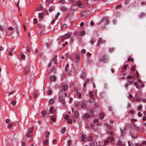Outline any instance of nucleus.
<instances>
[{"label":"nucleus","mask_w":146,"mask_h":146,"mask_svg":"<svg viewBox=\"0 0 146 146\" xmlns=\"http://www.w3.org/2000/svg\"><path fill=\"white\" fill-rule=\"evenodd\" d=\"M54 9L55 7L54 6H51L49 7V10L50 11H51L54 10Z\"/></svg>","instance_id":"obj_20"},{"label":"nucleus","mask_w":146,"mask_h":146,"mask_svg":"<svg viewBox=\"0 0 146 146\" xmlns=\"http://www.w3.org/2000/svg\"><path fill=\"white\" fill-rule=\"evenodd\" d=\"M5 122L7 124L10 123V121L8 119H7L6 120Z\"/></svg>","instance_id":"obj_61"},{"label":"nucleus","mask_w":146,"mask_h":146,"mask_svg":"<svg viewBox=\"0 0 146 146\" xmlns=\"http://www.w3.org/2000/svg\"><path fill=\"white\" fill-rule=\"evenodd\" d=\"M16 100H13L11 102V104L12 105L14 106L16 104Z\"/></svg>","instance_id":"obj_33"},{"label":"nucleus","mask_w":146,"mask_h":146,"mask_svg":"<svg viewBox=\"0 0 146 146\" xmlns=\"http://www.w3.org/2000/svg\"><path fill=\"white\" fill-rule=\"evenodd\" d=\"M121 6H122L121 5V4H120V5H117L115 7H116V9H118V8H121Z\"/></svg>","instance_id":"obj_54"},{"label":"nucleus","mask_w":146,"mask_h":146,"mask_svg":"<svg viewBox=\"0 0 146 146\" xmlns=\"http://www.w3.org/2000/svg\"><path fill=\"white\" fill-rule=\"evenodd\" d=\"M90 25L91 26H94L95 25L94 23L93 22V21H91L90 23Z\"/></svg>","instance_id":"obj_52"},{"label":"nucleus","mask_w":146,"mask_h":146,"mask_svg":"<svg viewBox=\"0 0 146 146\" xmlns=\"http://www.w3.org/2000/svg\"><path fill=\"white\" fill-rule=\"evenodd\" d=\"M12 54V52L10 51V50H9L8 52V54L9 55V56H11V55Z\"/></svg>","instance_id":"obj_60"},{"label":"nucleus","mask_w":146,"mask_h":146,"mask_svg":"<svg viewBox=\"0 0 146 146\" xmlns=\"http://www.w3.org/2000/svg\"><path fill=\"white\" fill-rule=\"evenodd\" d=\"M88 112L91 114L90 116L92 117L94 116V111L92 109H89Z\"/></svg>","instance_id":"obj_11"},{"label":"nucleus","mask_w":146,"mask_h":146,"mask_svg":"<svg viewBox=\"0 0 146 146\" xmlns=\"http://www.w3.org/2000/svg\"><path fill=\"white\" fill-rule=\"evenodd\" d=\"M90 114L86 113L84 114V118L86 119H87L89 118L90 117Z\"/></svg>","instance_id":"obj_16"},{"label":"nucleus","mask_w":146,"mask_h":146,"mask_svg":"<svg viewBox=\"0 0 146 146\" xmlns=\"http://www.w3.org/2000/svg\"><path fill=\"white\" fill-rule=\"evenodd\" d=\"M127 66L126 65L123 66L122 67V71H125L126 70Z\"/></svg>","instance_id":"obj_29"},{"label":"nucleus","mask_w":146,"mask_h":146,"mask_svg":"<svg viewBox=\"0 0 146 146\" xmlns=\"http://www.w3.org/2000/svg\"><path fill=\"white\" fill-rule=\"evenodd\" d=\"M16 31L17 33V34L18 35V36H19V31L18 30V27L17 26H16Z\"/></svg>","instance_id":"obj_48"},{"label":"nucleus","mask_w":146,"mask_h":146,"mask_svg":"<svg viewBox=\"0 0 146 146\" xmlns=\"http://www.w3.org/2000/svg\"><path fill=\"white\" fill-rule=\"evenodd\" d=\"M68 123H71L72 122V120L71 119H69L68 120Z\"/></svg>","instance_id":"obj_64"},{"label":"nucleus","mask_w":146,"mask_h":146,"mask_svg":"<svg viewBox=\"0 0 146 146\" xmlns=\"http://www.w3.org/2000/svg\"><path fill=\"white\" fill-rule=\"evenodd\" d=\"M96 93L95 92L90 91V92L89 95L91 97H93L95 96H96Z\"/></svg>","instance_id":"obj_8"},{"label":"nucleus","mask_w":146,"mask_h":146,"mask_svg":"<svg viewBox=\"0 0 146 146\" xmlns=\"http://www.w3.org/2000/svg\"><path fill=\"white\" fill-rule=\"evenodd\" d=\"M105 125H106V127L108 129H110L111 128V127L110 125H108L107 124H106Z\"/></svg>","instance_id":"obj_42"},{"label":"nucleus","mask_w":146,"mask_h":146,"mask_svg":"<svg viewBox=\"0 0 146 146\" xmlns=\"http://www.w3.org/2000/svg\"><path fill=\"white\" fill-rule=\"evenodd\" d=\"M76 95L79 98H80L81 97V94L80 92H77L76 93Z\"/></svg>","instance_id":"obj_36"},{"label":"nucleus","mask_w":146,"mask_h":146,"mask_svg":"<svg viewBox=\"0 0 146 146\" xmlns=\"http://www.w3.org/2000/svg\"><path fill=\"white\" fill-rule=\"evenodd\" d=\"M49 131H46L45 132V137L46 138H47L48 137V135H49Z\"/></svg>","instance_id":"obj_39"},{"label":"nucleus","mask_w":146,"mask_h":146,"mask_svg":"<svg viewBox=\"0 0 146 146\" xmlns=\"http://www.w3.org/2000/svg\"><path fill=\"white\" fill-rule=\"evenodd\" d=\"M43 16V14L42 13H39V17L41 19L42 18Z\"/></svg>","instance_id":"obj_51"},{"label":"nucleus","mask_w":146,"mask_h":146,"mask_svg":"<svg viewBox=\"0 0 146 146\" xmlns=\"http://www.w3.org/2000/svg\"><path fill=\"white\" fill-rule=\"evenodd\" d=\"M43 144L45 145H47L48 144L47 140H45L43 142Z\"/></svg>","instance_id":"obj_53"},{"label":"nucleus","mask_w":146,"mask_h":146,"mask_svg":"<svg viewBox=\"0 0 146 146\" xmlns=\"http://www.w3.org/2000/svg\"><path fill=\"white\" fill-rule=\"evenodd\" d=\"M102 60L104 63L107 62L108 61V59L106 58V56L105 55L103 56Z\"/></svg>","instance_id":"obj_10"},{"label":"nucleus","mask_w":146,"mask_h":146,"mask_svg":"<svg viewBox=\"0 0 146 146\" xmlns=\"http://www.w3.org/2000/svg\"><path fill=\"white\" fill-rule=\"evenodd\" d=\"M41 114L43 117L45 116L46 114V111L45 110H42L41 112Z\"/></svg>","instance_id":"obj_22"},{"label":"nucleus","mask_w":146,"mask_h":146,"mask_svg":"<svg viewBox=\"0 0 146 146\" xmlns=\"http://www.w3.org/2000/svg\"><path fill=\"white\" fill-rule=\"evenodd\" d=\"M49 111L51 114H55L56 113V111L52 107L50 108L49 109Z\"/></svg>","instance_id":"obj_6"},{"label":"nucleus","mask_w":146,"mask_h":146,"mask_svg":"<svg viewBox=\"0 0 146 146\" xmlns=\"http://www.w3.org/2000/svg\"><path fill=\"white\" fill-rule=\"evenodd\" d=\"M64 36L65 39H67L69 38L70 36V35L68 33L65 34Z\"/></svg>","instance_id":"obj_18"},{"label":"nucleus","mask_w":146,"mask_h":146,"mask_svg":"<svg viewBox=\"0 0 146 146\" xmlns=\"http://www.w3.org/2000/svg\"><path fill=\"white\" fill-rule=\"evenodd\" d=\"M33 95L34 97L35 98H36L38 95V94L36 92H35L33 93Z\"/></svg>","instance_id":"obj_27"},{"label":"nucleus","mask_w":146,"mask_h":146,"mask_svg":"<svg viewBox=\"0 0 146 146\" xmlns=\"http://www.w3.org/2000/svg\"><path fill=\"white\" fill-rule=\"evenodd\" d=\"M127 60H128L127 62H128L129 61H133V59H132V58L130 56H129L128 57Z\"/></svg>","instance_id":"obj_41"},{"label":"nucleus","mask_w":146,"mask_h":146,"mask_svg":"<svg viewBox=\"0 0 146 146\" xmlns=\"http://www.w3.org/2000/svg\"><path fill=\"white\" fill-rule=\"evenodd\" d=\"M64 39L65 38H64V36H61V39L62 42H63L64 41Z\"/></svg>","instance_id":"obj_58"},{"label":"nucleus","mask_w":146,"mask_h":146,"mask_svg":"<svg viewBox=\"0 0 146 146\" xmlns=\"http://www.w3.org/2000/svg\"><path fill=\"white\" fill-rule=\"evenodd\" d=\"M59 100L63 104L65 103V98L62 96H60L59 98Z\"/></svg>","instance_id":"obj_4"},{"label":"nucleus","mask_w":146,"mask_h":146,"mask_svg":"<svg viewBox=\"0 0 146 146\" xmlns=\"http://www.w3.org/2000/svg\"><path fill=\"white\" fill-rule=\"evenodd\" d=\"M68 9L65 6H63L60 7V10L62 11H65Z\"/></svg>","instance_id":"obj_12"},{"label":"nucleus","mask_w":146,"mask_h":146,"mask_svg":"<svg viewBox=\"0 0 146 146\" xmlns=\"http://www.w3.org/2000/svg\"><path fill=\"white\" fill-rule=\"evenodd\" d=\"M59 2L64 4L66 3V1L64 0H60Z\"/></svg>","instance_id":"obj_43"},{"label":"nucleus","mask_w":146,"mask_h":146,"mask_svg":"<svg viewBox=\"0 0 146 146\" xmlns=\"http://www.w3.org/2000/svg\"><path fill=\"white\" fill-rule=\"evenodd\" d=\"M8 30L9 31H13L14 30V28L12 27H9Z\"/></svg>","instance_id":"obj_47"},{"label":"nucleus","mask_w":146,"mask_h":146,"mask_svg":"<svg viewBox=\"0 0 146 146\" xmlns=\"http://www.w3.org/2000/svg\"><path fill=\"white\" fill-rule=\"evenodd\" d=\"M76 3L78 6V7H80V8H83L84 7V6L82 3L80 1H78L76 2Z\"/></svg>","instance_id":"obj_5"},{"label":"nucleus","mask_w":146,"mask_h":146,"mask_svg":"<svg viewBox=\"0 0 146 146\" xmlns=\"http://www.w3.org/2000/svg\"><path fill=\"white\" fill-rule=\"evenodd\" d=\"M85 34V32L84 31H82L80 33V35L81 36H83Z\"/></svg>","instance_id":"obj_49"},{"label":"nucleus","mask_w":146,"mask_h":146,"mask_svg":"<svg viewBox=\"0 0 146 146\" xmlns=\"http://www.w3.org/2000/svg\"><path fill=\"white\" fill-rule=\"evenodd\" d=\"M21 59H24L25 58V55L23 54H21Z\"/></svg>","instance_id":"obj_59"},{"label":"nucleus","mask_w":146,"mask_h":146,"mask_svg":"<svg viewBox=\"0 0 146 146\" xmlns=\"http://www.w3.org/2000/svg\"><path fill=\"white\" fill-rule=\"evenodd\" d=\"M62 88L64 92H65L68 88V86L67 85H64L62 86Z\"/></svg>","instance_id":"obj_15"},{"label":"nucleus","mask_w":146,"mask_h":146,"mask_svg":"<svg viewBox=\"0 0 146 146\" xmlns=\"http://www.w3.org/2000/svg\"><path fill=\"white\" fill-rule=\"evenodd\" d=\"M68 146H70L71 143V141L70 140H69L68 141Z\"/></svg>","instance_id":"obj_62"},{"label":"nucleus","mask_w":146,"mask_h":146,"mask_svg":"<svg viewBox=\"0 0 146 146\" xmlns=\"http://www.w3.org/2000/svg\"><path fill=\"white\" fill-rule=\"evenodd\" d=\"M86 107V106L85 103L82 102L81 104V108L83 109H85Z\"/></svg>","instance_id":"obj_28"},{"label":"nucleus","mask_w":146,"mask_h":146,"mask_svg":"<svg viewBox=\"0 0 146 146\" xmlns=\"http://www.w3.org/2000/svg\"><path fill=\"white\" fill-rule=\"evenodd\" d=\"M68 67H69V64H66L65 67V72H67L68 71Z\"/></svg>","instance_id":"obj_31"},{"label":"nucleus","mask_w":146,"mask_h":146,"mask_svg":"<svg viewBox=\"0 0 146 146\" xmlns=\"http://www.w3.org/2000/svg\"><path fill=\"white\" fill-rule=\"evenodd\" d=\"M138 83H137V82H135L134 84L137 88L139 89L140 88V86L139 85H138Z\"/></svg>","instance_id":"obj_24"},{"label":"nucleus","mask_w":146,"mask_h":146,"mask_svg":"<svg viewBox=\"0 0 146 146\" xmlns=\"http://www.w3.org/2000/svg\"><path fill=\"white\" fill-rule=\"evenodd\" d=\"M30 70V67L29 66H26L25 67L24 71V74L25 75L27 74Z\"/></svg>","instance_id":"obj_3"},{"label":"nucleus","mask_w":146,"mask_h":146,"mask_svg":"<svg viewBox=\"0 0 146 146\" xmlns=\"http://www.w3.org/2000/svg\"><path fill=\"white\" fill-rule=\"evenodd\" d=\"M117 144L119 146H121L123 145L122 142L120 140H119L117 142Z\"/></svg>","instance_id":"obj_21"},{"label":"nucleus","mask_w":146,"mask_h":146,"mask_svg":"<svg viewBox=\"0 0 146 146\" xmlns=\"http://www.w3.org/2000/svg\"><path fill=\"white\" fill-rule=\"evenodd\" d=\"M111 139L113 141H114V139L113 137H108L107 140L104 141V145H107L109 143L111 142Z\"/></svg>","instance_id":"obj_1"},{"label":"nucleus","mask_w":146,"mask_h":146,"mask_svg":"<svg viewBox=\"0 0 146 146\" xmlns=\"http://www.w3.org/2000/svg\"><path fill=\"white\" fill-rule=\"evenodd\" d=\"M60 15V13L59 12H58L57 13L56 16L54 18L55 19H57L58 17Z\"/></svg>","instance_id":"obj_55"},{"label":"nucleus","mask_w":146,"mask_h":146,"mask_svg":"<svg viewBox=\"0 0 146 146\" xmlns=\"http://www.w3.org/2000/svg\"><path fill=\"white\" fill-rule=\"evenodd\" d=\"M52 91L51 89H49L48 91H47V93L49 95H50L52 94Z\"/></svg>","instance_id":"obj_32"},{"label":"nucleus","mask_w":146,"mask_h":146,"mask_svg":"<svg viewBox=\"0 0 146 146\" xmlns=\"http://www.w3.org/2000/svg\"><path fill=\"white\" fill-rule=\"evenodd\" d=\"M50 79L52 81H56V76L54 75H52L50 76Z\"/></svg>","instance_id":"obj_13"},{"label":"nucleus","mask_w":146,"mask_h":146,"mask_svg":"<svg viewBox=\"0 0 146 146\" xmlns=\"http://www.w3.org/2000/svg\"><path fill=\"white\" fill-rule=\"evenodd\" d=\"M97 144V142H91L90 143V146H96Z\"/></svg>","instance_id":"obj_19"},{"label":"nucleus","mask_w":146,"mask_h":146,"mask_svg":"<svg viewBox=\"0 0 146 146\" xmlns=\"http://www.w3.org/2000/svg\"><path fill=\"white\" fill-rule=\"evenodd\" d=\"M98 46H99L100 44H104L106 42L105 40H103V39L100 38H98Z\"/></svg>","instance_id":"obj_2"},{"label":"nucleus","mask_w":146,"mask_h":146,"mask_svg":"<svg viewBox=\"0 0 146 146\" xmlns=\"http://www.w3.org/2000/svg\"><path fill=\"white\" fill-rule=\"evenodd\" d=\"M71 9L72 10H75L78 8V7L76 6V5H72L70 7Z\"/></svg>","instance_id":"obj_14"},{"label":"nucleus","mask_w":146,"mask_h":146,"mask_svg":"<svg viewBox=\"0 0 146 146\" xmlns=\"http://www.w3.org/2000/svg\"><path fill=\"white\" fill-rule=\"evenodd\" d=\"M34 23L35 24H36L37 23L38 21L37 19L36 18L34 19L33 20Z\"/></svg>","instance_id":"obj_56"},{"label":"nucleus","mask_w":146,"mask_h":146,"mask_svg":"<svg viewBox=\"0 0 146 146\" xmlns=\"http://www.w3.org/2000/svg\"><path fill=\"white\" fill-rule=\"evenodd\" d=\"M90 102L91 103H94V100L93 99H92L90 100Z\"/></svg>","instance_id":"obj_63"},{"label":"nucleus","mask_w":146,"mask_h":146,"mask_svg":"<svg viewBox=\"0 0 146 146\" xmlns=\"http://www.w3.org/2000/svg\"><path fill=\"white\" fill-rule=\"evenodd\" d=\"M137 82L139 83L138 85H139L140 86V88H143L144 86V85L142 83L141 81L140 80L138 79L137 80Z\"/></svg>","instance_id":"obj_7"},{"label":"nucleus","mask_w":146,"mask_h":146,"mask_svg":"<svg viewBox=\"0 0 146 146\" xmlns=\"http://www.w3.org/2000/svg\"><path fill=\"white\" fill-rule=\"evenodd\" d=\"M66 131V128L65 127H63L61 130V132L63 133H64V132Z\"/></svg>","instance_id":"obj_46"},{"label":"nucleus","mask_w":146,"mask_h":146,"mask_svg":"<svg viewBox=\"0 0 146 146\" xmlns=\"http://www.w3.org/2000/svg\"><path fill=\"white\" fill-rule=\"evenodd\" d=\"M145 15V14L143 13H141L139 15V17L140 18L144 17Z\"/></svg>","instance_id":"obj_38"},{"label":"nucleus","mask_w":146,"mask_h":146,"mask_svg":"<svg viewBox=\"0 0 146 146\" xmlns=\"http://www.w3.org/2000/svg\"><path fill=\"white\" fill-rule=\"evenodd\" d=\"M33 131V127H32L31 128L30 130H29L28 133H31Z\"/></svg>","instance_id":"obj_44"},{"label":"nucleus","mask_w":146,"mask_h":146,"mask_svg":"<svg viewBox=\"0 0 146 146\" xmlns=\"http://www.w3.org/2000/svg\"><path fill=\"white\" fill-rule=\"evenodd\" d=\"M86 139V136L84 135L83 134L81 138V140L82 141H85Z\"/></svg>","instance_id":"obj_17"},{"label":"nucleus","mask_w":146,"mask_h":146,"mask_svg":"<svg viewBox=\"0 0 146 146\" xmlns=\"http://www.w3.org/2000/svg\"><path fill=\"white\" fill-rule=\"evenodd\" d=\"M74 116L76 117H79V114L78 112L76 111L74 114Z\"/></svg>","instance_id":"obj_37"},{"label":"nucleus","mask_w":146,"mask_h":146,"mask_svg":"<svg viewBox=\"0 0 146 146\" xmlns=\"http://www.w3.org/2000/svg\"><path fill=\"white\" fill-rule=\"evenodd\" d=\"M87 140L90 141H91L92 140V138L91 135H89L87 137Z\"/></svg>","instance_id":"obj_30"},{"label":"nucleus","mask_w":146,"mask_h":146,"mask_svg":"<svg viewBox=\"0 0 146 146\" xmlns=\"http://www.w3.org/2000/svg\"><path fill=\"white\" fill-rule=\"evenodd\" d=\"M56 115L55 114L52 116L51 119L52 121H55L56 120Z\"/></svg>","instance_id":"obj_9"},{"label":"nucleus","mask_w":146,"mask_h":146,"mask_svg":"<svg viewBox=\"0 0 146 146\" xmlns=\"http://www.w3.org/2000/svg\"><path fill=\"white\" fill-rule=\"evenodd\" d=\"M114 48H110L109 49V51L110 52H111L114 50Z\"/></svg>","instance_id":"obj_50"},{"label":"nucleus","mask_w":146,"mask_h":146,"mask_svg":"<svg viewBox=\"0 0 146 146\" xmlns=\"http://www.w3.org/2000/svg\"><path fill=\"white\" fill-rule=\"evenodd\" d=\"M54 102V100L52 98L50 99L49 101V103L50 104H52Z\"/></svg>","instance_id":"obj_26"},{"label":"nucleus","mask_w":146,"mask_h":146,"mask_svg":"<svg viewBox=\"0 0 146 146\" xmlns=\"http://www.w3.org/2000/svg\"><path fill=\"white\" fill-rule=\"evenodd\" d=\"M26 51L27 52H29L30 51V49L29 47V46H27V47Z\"/></svg>","instance_id":"obj_57"},{"label":"nucleus","mask_w":146,"mask_h":146,"mask_svg":"<svg viewBox=\"0 0 146 146\" xmlns=\"http://www.w3.org/2000/svg\"><path fill=\"white\" fill-rule=\"evenodd\" d=\"M76 58L77 60H79L80 59V57L78 54H76L75 55Z\"/></svg>","instance_id":"obj_23"},{"label":"nucleus","mask_w":146,"mask_h":146,"mask_svg":"<svg viewBox=\"0 0 146 146\" xmlns=\"http://www.w3.org/2000/svg\"><path fill=\"white\" fill-rule=\"evenodd\" d=\"M8 124L7 126L8 128H10L12 125V124L10 122L9 123H8Z\"/></svg>","instance_id":"obj_40"},{"label":"nucleus","mask_w":146,"mask_h":146,"mask_svg":"<svg viewBox=\"0 0 146 146\" xmlns=\"http://www.w3.org/2000/svg\"><path fill=\"white\" fill-rule=\"evenodd\" d=\"M85 74L84 73H82L81 75V77L82 78H84L85 77Z\"/></svg>","instance_id":"obj_45"},{"label":"nucleus","mask_w":146,"mask_h":146,"mask_svg":"<svg viewBox=\"0 0 146 146\" xmlns=\"http://www.w3.org/2000/svg\"><path fill=\"white\" fill-rule=\"evenodd\" d=\"M26 138H31L32 135L30 133H28L26 135Z\"/></svg>","instance_id":"obj_25"},{"label":"nucleus","mask_w":146,"mask_h":146,"mask_svg":"<svg viewBox=\"0 0 146 146\" xmlns=\"http://www.w3.org/2000/svg\"><path fill=\"white\" fill-rule=\"evenodd\" d=\"M104 115L103 113H101L100 114L99 117L101 119L104 118Z\"/></svg>","instance_id":"obj_34"},{"label":"nucleus","mask_w":146,"mask_h":146,"mask_svg":"<svg viewBox=\"0 0 146 146\" xmlns=\"http://www.w3.org/2000/svg\"><path fill=\"white\" fill-rule=\"evenodd\" d=\"M95 40V38H92V39H91V40L90 41V42L92 44H93Z\"/></svg>","instance_id":"obj_35"}]
</instances>
